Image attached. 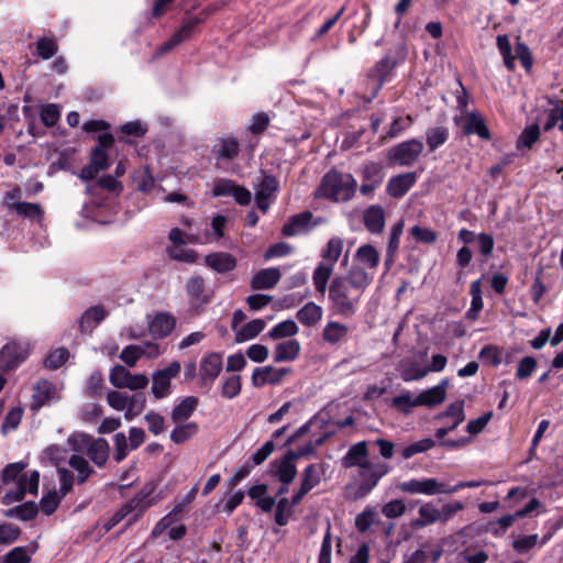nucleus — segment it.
<instances>
[{
	"instance_id": "obj_1",
	"label": "nucleus",
	"mask_w": 563,
	"mask_h": 563,
	"mask_svg": "<svg viewBox=\"0 0 563 563\" xmlns=\"http://www.w3.org/2000/svg\"><path fill=\"white\" fill-rule=\"evenodd\" d=\"M372 282L373 274L360 266H352L345 276L333 278L329 287V300L334 312L343 317L353 316Z\"/></svg>"
},
{
	"instance_id": "obj_2",
	"label": "nucleus",
	"mask_w": 563,
	"mask_h": 563,
	"mask_svg": "<svg viewBox=\"0 0 563 563\" xmlns=\"http://www.w3.org/2000/svg\"><path fill=\"white\" fill-rule=\"evenodd\" d=\"M27 463L14 462L8 464L1 475L5 488L2 498L3 505H11L21 501L26 494L37 495L40 473L37 471L24 472Z\"/></svg>"
},
{
	"instance_id": "obj_3",
	"label": "nucleus",
	"mask_w": 563,
	"mask_h": 563,
	"mask_svg": "<svg viewBox=\"0 0 563 563\" xmlns=\"http://www.w3.org/2000/svg\"><path fill=\"white\" fill-rule=\"evenodd\" d=\"M153 490L154 487L152 485H146L135 497L124 504L121 509L112 516L106 523V530L109 531L128 517L126 526L132 525L148 507L158 500L157 497H152Z\"/></svg>"
},
{
	"instance_id": "obj_4",
	"label": "nucleus",
	"mask_w": 563,
	"mask_h": 563,
	"mask_svg": "<svg viewBox=\"0 0 563 563\" xmlns=\"http://www.w3.org/2000/svg\"><path fill=\"white\" fill-rule=\"evenodd\" d=\"M356 180L350 174L329 172L322 179L320 195L334 201H346L355 192Z\"/></svg>"
},
{
	"instance_id": "obj_5",
	"label": "nucleus",
	"mask_w": 563,
	"mask_h": 563,
	"mask_svg": "<svg viewBox=\"0 0 563 563\" xmlns=\"http://www.w3.org/2000/svg\"><path fill=\"white\" fill-rule=\"evenodd\" d=\"M107 402L114 410L123 411L125 420L131 421L143 412L146 399L142 394L128 395L112 390L107 395Z\"/></svg>"
},
{
	"instance_id": "obj_6",
	"label": "nucleus",
	"mask_w": 563,
	"mask_h": 563,
	"mask_svg": "<svg viewBox=\"0 0 563 563\" xmlns=\"http://www.w3.org/2000/svg\"><path fill=\"white\" fill-rule=\"evenodd\" d=\"M399 488L412 495H451V485L434 477L412 478L401 483Z\"/></svg>"
},
{
	"instance_id": "obj_7",
	"label": "nucleus",
	"mask_w": 563,
	"mask_h": 563,
	"mask_svg": "<svg viewBox=\"0 0 563 563\" xmlns=\"http://www.w3.org/2000/svg\"><path fill=\"white\" fill-rule=\"evenodd\" d=\"M181 371L179 361H173L167 367L157 369L152 374V395L156 399L167 397L172 393V379L176 378Z\"/></svg>"
},
{
	"instance_id": "obj_8",
	"label": "nucleus",
	"mask_w": 563,
	"mask_h": 563,
	"mask_svg": "<svg viewBox=\"0 0 563 563\" xmlns=\"http://www.w3.org/2000/svg\"><path fill=\"white\" fill-rule=\"evenodd\" d=\"M423 147V143L416 139L402 142L389 150L388 159L399 166H410L421 155Z\"/></svg>"
},
{
	"instance_id": "obj_9",
	"label": "nucleus",
	"mask_w": 563,
	"mask_h": 563,
	"mask_svg": "<svg viewBox=\"0 0 563 563\" xmlns=\"http://www.w3.org/2000/svg\"><path fill=\"white\" fill-rule=\"evenodd\" d=\"M188 303L191 311L199 313L210 302L212 295L206 289L205 279L201 276H191L186 284Z\"/></svg>"
},
{
	"instance_id": "obj_10",
	"label": "nucleus",
	"mask_w": 563,
	"mask_h": 563,
	"mask_svg": "<svg viewBox=\"0 0 563 563\" xmlns=\"http://www.w3.org/2000/svg\"><path fill=\"white\" fill-rule=\"evenodd\" d=\"M110 382L117 388L140 390L147 386L148 378L145 374H132L124 366L117 365L111 369Z\"/></svg>"
},
{
	"instance_id": "obj_11",
	"label": "nucleus",
	"mask_w": 563,
	"mask_h": 563,
	"mask_svg": "<svg viewBox=\"0 0 563 563\" xmlns=\"http://www.w3.org/2000/svg\"><path fill=\"white\" fill-rule=\"evenodd\" d=\"M325 472L323 463L309 464L300 475V487L294 494V503L300 504L302 498L314 487H317L322 479Z\"/></svg>"
},
{
	"instance_id": "obj_12",
	"label": "nucleus",
	"mask_w": 563,
	"mask_h": 563,
	"mask_svg": "<svg viewBox=\"0 0 563 563\" xmlns=\"http://www.w3.org/2000/svg\"><path fill=\"white\" fill-rule=\"evenodd\" d=\"M389 472L386 463L369 461L363 467L358 468L361 484L358 489L362 495L369 493L379 482V479Z\"/></svg>"
},
{
	"instance_id": "obj_13",
	"label": "nucleus",
	"mask_w": 563,
	"mask_h": 563,
	"mask_svg": "<svg viewBox=\"0 0 563 563\" xmlns=\"http://www.w3.org/2000/svg\"><path fill=\"white\" fill-rule=\"evenodd\" d=\"M278 181L274 176L263 175L255 185V201L257 208L266 212L276 197Z\"/></svg>"
},
{
	"instance_id": "obj_14",
	"label": "nucleus",
	"mask_w": 563,
	"mask_h": 563,
	"mask_svg": "<svg viewBox=\"0 0 563 563\" xmlns=\"http://www.w3.org/2000/svg\"><path fill=\"white\" fill-rule=\"evenodd\" d=\"M60 390L62 387L47 379L38 380L33 387L32 407L38 409L42 406L58 400L60 398Z\"/></svg>"
},
{
	"instance_id": "obj_15",
	"label": "nucleus",
	"mask_w": 563,
	"mask_h": 563,
	"mask_svg": "<svg viewBox=\"0 0 563 563\" xmlns=\"http://www.w3.org/2000/svg\"><path fill=\"white\" fill-rule=\"evenodd\" d=\"M212 194L214 197L232 196L241 206H246L252 200V194L250 190L236 185L230 179H221L217 181L213 186Z\"/></svg>"
},
{
	"instance_id": "obj_16",
	"label": "nucleus",
	"mask_w": 563,
	"mask_h": 563,
	"mask_svg": "<svg viewBox=\"0 0 563 563\" xmlns=\"http://www.w3.org/2000/svg\"><path fill=\"white\" fill-rule=\"evenodd\" d=\"M271 475L280 484H291L297 476L296 461L286 453L283 457L271 463Z\"/></svg>"
},
{
	"instance_id": "obj_17",
	"label": "nucleus",
	"mask_w": 563,
	"mask_h": 563,
	"mask_svg": "<svg viewBox=\"0 0 563 563\" xmlns=\"http://www.w3.org/2000/svg\"><path fill=\"white\" fill-rule=\"evenodd\" d=\"M454 123L462 124L465 134H476L483 140H489L490 133L485 124L484 119L476 112L465 113L464 115L455 117Z\"/></svg>"
},
{
	"instance_id": "obj_18",
	"label": "nucleus",
	"mask_w": 563,
	"mask_h": 563,
	"mask_svg": "<svg viewBox=\"0 0 563 563\" xmlns=\"http://www.w3.org/2000/svg\"><path fill=\"white\" fill-rule=\"evenodd\" d=\"M29 350L25 345L12 342L5 344L0 351V369L8 371L15 368L27 356Z\"/></svg>"
},
{
	"instance_id": "obj_19",
	"label": "nucleus",
	"mask_w": 563,
	"mask_h": 563,
	"mask_svg": "<svg viewBox=\"0 0 563 563\" xmlns=\"http://www.w3.org/2000/svg\"><path fill=\"white\" fill-rule=\"evenodd\" d=\"M289 373H290V368H287V367H273V366L257 367L253 372L252 383L255 387H262L267 384L277 385Z\"/></svg>"
},
{
	"instance_id": "obj_20",
	"label": "nucleus",
	"mask_w": 563,
	"mask_h": 563,
	"mask_svg": "<svg viewBox=\"0 0 563 563\" xmlns=\"http://www.w3.org/2000/svg\"><path fill=\"white\" fill-rule=\"evenodd\" d=\"M355 264L353 266L363 267L366 272L374 275L380 262V253L372 244L361 245L354 254Z\"/></svg>"
},
{
	"instance_id": "obj_21",
	"label": "nucleus",
	"mask_w": 563,
	"mask_h": 563,
	"mask_svg": "<svg viewBox=\"0 0 563 563\" xmlns=\"http://www.w3.org/2000/svg\"><path fill=\"white\" fill-rule=\"evenodd\" d=\"M176 320L167 312H158L148 320V331L156 339L169 335L175 329Z\"/></svg>"
},
{
	"instance_id": "obj_22",
	"label": "nucleus",
	"mask_w": 563,
	"mask_h": 563,
	"mask_svg": "<svg viewBox=\"0 0 563 563\" xmlns=\"http://www.w3.org/2000/svg\"><path fill=\"white\" fill-rule=\"evenodd\" d=\"M418 175L415 172L404 173L391 177L387 184V192L394 198H401L417 183Z\"/></svg>"
},
{
	"instance_id": "obj_23",
	"label": "nucleus",
	"mask_w": 563,
	"mask_h": 563,
	"mask_svg": "<svg viewBox=\"0 0 563 563\" xmlns=\"http://www.w3.org/2000/svg\"><path fill=\"white\" fill-rule=\"evenodd\" d=\"M109 166V158L106 151L96 147L92 151L90 164L81 169L79 176L82 180H90L93 179L99 172L108 169Z\"/></svg>"
},
{
	"instance_id": "obj_24",
	"label": "nucleus",
	"mask_w": 563,
	"mask_h": 563,
	"mask_svg": "<svg viewBox=\"0 0 563 563\" xmlns=\"http://www.w3.org/2000/svg\"><path fill=\"white\" fill-rule=\"evenodd\" d=\"M369 462L368 460V451L367 444L365 441L357 442L353 444L344 455L342 460V465L345 468L351 467H363L365 464Z\"/></svg>"
},
{
	"instance_id": "obj_25",
	"label": "nucleus",
	"mask_w": 563,
	"mask_h": 563,
	"mask_svg": "<svg viewBox=\"0 0 563 563\" xmlns=\"http://www.w3.org/2000/svg\"><path fill=\"white\" fill-rule=\"evenodd\" d=\"M449 387V379H442L438 385L422 390L418 395V402L420 406L433 407L444 401L446 397V389Z\"/></svg>"
},
{
	"instance_id": "obj_26",
	"label": "nucleus",
	"mask_w": 563,
	"mask_h": 563,
	"mask_svg": "<svg viewBox=\"0 0 563 563\" xmlns=\"http://www.w3.org/2000/svg\"><path fill=\"white\" fill-rule=\"evenodd\" d=\"M222 369V356L219 353H209L200 362V377L203 382H213Z\"/></svg>"
},
{
	"instance_id": "obj_27",
	"label": "nucleus",
	"mask_w": 563,
	"mask_h": 563,
	"mask_svg": "<svg viewBox=\"0 0 563 563\" xmlns=\"http://www.w3.org/2000/svg\"><path fill=\"white\" fill-rule=\"evenodd\" d=\"M282 277L276 267L264 268L257 272L251 279V288L255 290L272 289Z\"/></svg>"
},
{
	"instance_id": "obj_28",
	"label": "nucleus",
	"mask_w": 563,
	"mask_h": 563,
	"mask_svg": "<svg viewBox=\"0 0 563 563\" xmlns=\"http://www.w3.org/2000/svg\"><path fill=\"white\" fill-rule=\"evenodd\" d=\"M205 263L208 267L220 274L231 272L236 266L235 257L225 252H214L207 255Z\"/></svg>"
},
{
	"instance_id": "obj_29",
	"label": "nucleus",
	"mask_w": 563,
	"mask_h": 563,
	"mask_svg": "<svg viewBox=\"0 0 563 563\" xmlns=\"http://www.w3.org/2000/svg\"><path fill=\"white\" fill-rule=\"evenodd\" d=\"M397 368L404 382L420 380L428 375L427 366L410 358L401 360Z\"/></svg>"
},
{
	"instance_id": "obj_30",
	"label": "nucleus",
	"mask_w": 563,
	"mask_h": 563,
	"mask_svg": "<svg viewBox=\"0 0 563 563\" xmlns=\"http://www.w3.org/2000/svg\"><path fill=\"white\" fill-rule=\"evenodd\" d=\"M349 332L350 329L346 324L328 321L322 331V339L331 345H339L346 340Z\"/></svg>"
},
{
	"instance_id": "obj_31",
	"label": "nucleus",
	"mask_w": 563,
	"mask_h": 563,
	"mask_svg": "<svg viewBox=\"0 0 563 563\" xmlns=\"http://www.w3.org/2000/svg\"><path fill=\"white\" fill-rule=\"evenodd\" d=\"M397 59L390 56H385L376 65L374 70L377 73L380 84L385 80L389 71L397 65L398 62H402L407 55V47L404 43L399 44L396 48Z\"/></svg>"
},
{
	"instance_id": "obj_32",
	"label": "nucleus",
	"mask_w": 563,
	"mask_h": 563,
	"mask_svg": "<svg viewBox=\"0 0 563 563\" xmlns=\"http://www.w3.org/2000/svg\"><path fill=\"white\" fill-rule=\"evenodd\" d=\"M365 228L372 233H380L385 227V212L380 206L374 205L364 211Z\"/></svg>"
},
{
	"instance_id": "obj_33",
	"label": "nucleus",
	"mask_w": 563,
	"mask_h": 563,
	"mask_svg": "<svg viewBox=\"0 0 563 563\" xmlns=\"http://www.w3.org/2000/svg\"><path fill=\"white\" fill-rule=\"evenodd\" d=\"M300 344L297 340L290 339L278 343L275 346L273 360L274 362H290L298 357Z\"/></svg>"
},
{
	"instance_id": "obj_34",
	"label": "nucleus",
	"mask_w": 563,
	"mask_h": 563,
	"mask_svg": "<svg viewBox=\"0 0 563 563\" xmlns=\"http://www.w3.org/2000/svg\"><path fill=\"white\" fill-rule=\"evenodd\" d=\"M108 312L102 306H93L86 310L80 318L79 327L82 332H91L102 320L106 319Z\"/></svg>"
},
{
	"instance_id": "obj_35",
	"label": "nucleus",
	"mask_w": 563,
	"mask_h": 563,
	"mask_svg": "<svg viewBox=\"0 0 563 563\" xmlns=\"http://www.w3.org/2000/svg\"><path fill=\"white\" fill-rule=\"evenodd\" d=\"M239 143L232 136L221 137L213 145V153L218 159H233L239 154Z\"/></svg>"
},
{
	"instance_id": "obj_36",
	"label": "nucleus",
	"mask_w": 563,
	"mask_h": 563,
	"mask_svg": "<svg viewBox=\"0 0 563 563\" xmlns=\"http://www.w3.org/2000/svg\"><path fill=\"white\" fill-rule=\"evenodd\" d=\"M109 443L106 439L99 438L91 440L86 453L89 459L98 466H102L109 456Z\"/></svg>"
},
{
	"instance_id": "obj_37",
	"label": "nucleus",
	"mask_w": 563,
	"mask_h": 563,
	"mask_svg": "<svg viewBox=\"0 0 563 563\" xmlns=\"http://www.w3.org/2000/svg\"><path fill=\"white\" fill-rule=\"evenodd\" d=\"M198 398L188 396L181 399L172 411V420L175 423L187 420L196 410L198 406Z\"/></svg>"
},
{
	"instance_id": "obj_38",
	"label": "nucleus",
	"mask_w": 563,
	"mask_h": 563,
	"mask_svg": "<svg viewBox=\"0 0 563 563\" xmlns=\"http://www.w3.org/2000/svg\"><path fill=\"white\" fill-rule=\"evenodd\" d=\"M322 316H323L322 308L312 301L306 303L297 312L298 321L306 327L316 325L322 319Z\"/></svg>"
},
{
	"instance_id": "obj_39",
	"label": "nucleus",
	"mask_w": 563,
	"mask_h": 563,
	"mask_svg": "<svg viewBox=\"0 0 563 563\" xmlns=\"http://www.w3.org/2000/svg\"><path fill=\"white\" fill-rule=\"evenodd\" d=\"M334 271V267L332 263H325L321 262L316 267L313 275H312V282L314 285L316 290L324 295L328 288V283L330 277L332 276Z\"/></svg>"
},
{
	"instance_id": "obj_40",
	"label": "nucleus",
	"mask_w": 563,
	"mask_h": 563,
	"mask_svg": "<svg viewBox=\"0 0 563 563\" xmlns=\"http://www.w3.org/2000/svg\"><path fill=\"white\" fill-rule=\"evenodd\" d=\"M198 23L199 19L197 18L187 20L183 26L170 37V40L162 46V51L167 52L190 37Z\"/></svg>"
},
{
	"instance_id": "obj_41",
	"label": "nucleus",
	"mask_w": 563,
	"mask_h": 563,
	"mask_svg": "<svg viewBox=\"0 0 563 563\" xmlns=\"http://www.w3.org/2000/svg\"><path fill=\"white\" fill-rule=\"evenodd\" d=\"M419 517L413 521V526L417 528H423L431 526L440 521L439 508L432 503L422 505L418 510Z\"/></svg>"
},
{
	"instance_id": "obj_42",
	"label": "nucleus",
	"mask_w": 563,
	"mask_h": 563,
	"mask_svg": "<svg viewBox=\"0 0 563 563\" xmlns=\"http://www.w3.org/2000/svg\"><path fill=\"white\" fill-rule=\"evenodd\" d=\"M69 450L57 444L47 446L42 454L43 461L54 464L57 468L62 463L69 459Z\"/></svg>"
},
{
	"instance_id": "obj_43",
	"label": "nucleus",
	"mask_w": 563,
	"mask_h": 563,
	"mask_svg": "<svg viewBox=\"0 0 563 563\" xmlns=\"http://www.w3.org/2000/svg\"><path fill=\"white\" fill-rule=\"evenodd\" d=\"M310 213L296 214L283 227V234L294 236L305 231L310 221Z\"/></svg>"
},
{
	"instance_id": "obj_44",
	"label": "nucleus",
	"mask_w": 563,
	"mask_h": 563,
	"mask_svg": "<svg viewBox=\"0 0 563 563\" xmlns=\"http://www.w3.org/2000/svg\"><path fill=\"white\" fill-rule=\"evenodd\" d=\"M186 506L187 504H184L183 499L177 505H175L174 509L156 523L152 530V538L161 537L166 531V529L174 523V516L181 514Z\"/></svg>"
},
{
	"instance_id": "obj_45",
	"label": "nucleus",
	"mask_w": 563,
	"mask_h": 563,
	"mask_svg": "<svg viewBox=\"0 0 563 563\" xmlns=\"http://www.w3.org/2000/svg\"><path fill=\"white\" fill-rule=\"evenodd\" d=\"M276 505L275 521L278 526H285L288 523L289 518L292 515V508L298 504L294 503V496L291 499L286 497L280 498Z\"/></svg>"
},
{
	"instance_id": "obj_46",
	"label": "nucleus",
	"mask_w": 563,
	"mask_h": 563,
	"mask_svg": "<svg viewBox=\"0 0 563 563\" xmlns=\"http://www.w3.org/2000/svg\"><path fill=\"white\" fill-rule=\"evenodd\" d=\"M427 144L431 152L443 145L449 139V130L445 126L428 129L426 133Z\"/></svg>"
},
{
	"instance_id": "obj_47",
	"label": "nucleus",
	"mask_w": 563,
	"mask_h": 563,
	"mask_svg": "<svg viewBox=\"0 0 563 563\" xmlns=\"http://www.w3.org/2000/svg\"><path fill=\"white\" fill-rule=\"evenodd\" d=\"M265 325L266 322L263 319H254L236 330V340L240 342L251 340L261 333Z\"/></svg>"
},
{
	"instance_id": "obj_48",
	"label": "nucleus",
	"mask_w": 563,
	"mask_h": 563,
	"mask_svg": "<svg viewBox=\"0 0 563 563\" xmlns=\"http://www.w3.org/2000/svg\"><path fill=\"white\" fill-rule=\"evenodd\" d=\"M342 250L343 240L338 236L331 238L328 241L325 249L321 253V256L323 258L322 262L332 263V265L334 266V264L338 262L342 254Z\"/></svg>"
},
{
	"instance_id": "obj_49",
	"label": "nucleus",
	"mask_w": 563,
	"mask_h": 563,
	"mask_svg": "<svg viewBox=\"0 0 563 563\" xmlns=\"http://www.w3.org/2000/svg\"><path fill=\"white\" fill-rule=\"evenodd\" d=\"M404 230V221H399L390 229L389 241L387 245L386 265H390L394 255L397 252L400 243V236Z\"/></svg>"
},
{
	"instance_id": "obj_50",
	"label": "nucleus",
	"mask_w": 563,
	"mask_h": 563,
	"mask_svg": "<svg viewBox=\"0 0 563 563\" xmlns=\"http://www.w3.org/2000/svg\"><path fill=\"white\" fill-rule=\"evenodd\" d=\"M68 463L78 473L77 479L80 484L85 483L92 473L88 461L79 454H71Z\"/></svg>"
},
{
	"instance_id": "obj_51",
	"label": "nucleus",
	"mask_w": 563,
	"mask_h": 563,
	"mask_svg": "<svg viewBox=\"0 0 563 563\" xmlns=\"http://www.w3.org/2000/svg\"><path fill=\"white\" fill-rule=\"evenodd\" d=\"M418 401V396H413L407 390L394 397L391 406L404 413H409L412 408L420 406Z\"/></svg>"
},
{
	"instance_id": "obj_52",
	"label": "nucleus",
	"mask_w": 563,
	"mask_h": 563,
	"mask_svg": "<svg viewBox=\"0 0 563 563\" xmlns=\"http://www.w3.org/2000/svg\"><path fill=\"white\" fill-rule=\"evenodd\" d=\"M198 431L196 422H187L178 424L170 433V439L174 443L180 444L192 438Z\"/></svg>"
},
{
	"instance_id": "obj_53",
	"label": "nucleus",
	"mask_w": 563,
	"mask_h": 563,
	"mask_svg": "<svg viewBox=\"0 0 563 563\" xmlns=\"http://www.w3.org/2000/svg\"><path fill=\"white\" fill-rule=\"evenodd\" d=\"M244 496L245 494L241 489L230 492L224 495V497L216 505V507L221 508L222 511L230 515L236 509L239 505L242 504Z\"/></svg>"
},
{
	"instance_id": "obj_54",
	"label": "nucleus",
	"mask_w": 563,
	"mask_h": 563,
	"mask_svg": "<svg viewBox=\"0 0 563 563\" xmlns=\"http://www.w3.org/2000/svg\"><path fill=\"white\" fill-rule=\"evenodd\" d=\"M298 331L299 329L295 321L285 320L272 328L268 332V335L272 339L277 340L282 338L294 336L298 333Z\"/></svg>"
},
{
	"instance_id": "obj_55",
	"label": "nucleus",
	"mask_w": 563,
	"mask_h": 563,
	"mask_svg": "<svg viewBox=\"0 0 563 563\" xmlns=\"http://www.w3.org/2000/svg\"><path fill=\"white\" fill-rule=\"evenodd\" d=\"M92 438L80 432H75L67 439V445L69 452L73 454L86 453Z\"/></svg>"
},
{
	"instance_id": "obj_56",
	"label": "nucleus",
	"mask_w": 563,
	"mask_h": 563,
	"mask_svg": "<svg viewBox=\"0 0 563 563\" xmlns=\"http://www.w3.org/2000/svg\"><path fill=\"white\" fill-rule=\"evenodd\" d=\"M497 47L503 56L505 66L512 70L515 68V56L511 53V45L509 37L506 34H500L496 38Z\"/></svg>"
},
{
	"instance_id": "obj_57",
	"label": "nucleus",
	"mask_w": 563,
	"mask_h": 563,
	"mask_svg": "<svg viewBox=\"0 0 563 563\" xmlns=\"http://www.w3.org/2000/svg\"><path fill=\"white\" fill-rule=\"evenodd\" d=\"M434 445H435V442L432 439L426 438V439L419 440L408 446H405L404 449H401L400 454H401L402 459L408 460L416 454L429 451Z\"/></svg>"
},
{
	"instance_id": "obj_58",
	"label": "nucleus",
	"mask_w": 563,
	"mask_h": 563,
	"mask_svg": "<svg viewBox=\"0 0 563 563\" xmlns=\"http://www.w3.org/2000/svg\"><path fill=\"white\" fill-rule=\"evenodd\" d=\"M362 176L364 181H373L374 185H380L384 179L383 167L379 163H366L363 166Z\"/></svg>"
},
{
	"instance_id": "obj_59",
	"label": "nucleus",
	"mask_w": 563,
	"mask_h": 563,
	"mask_svg": "<svg viewBox=\"0 0 563 563\" xmlns=\"http://www.w3.org/2000/svg\"><path fill=\"white\" fill-rule=\"evenodd\" d=\"M540 129L538 124H531L527 126L520 134L517 147L518 148H530L539 139Z\"/></svg>"
},
{
	"instance_id": "obj_60",
	"label": "nucleus",
	"mask_w": 563,
	"mask_h": 563,
	"mask_svg": "<svg viewBox=\"0 0 563 563\" xmlns=\"http://www.w3.org/2000/svg\"><path fill=\"white\" fill-rule=\"evenodd\" d=\"M64 496L65 495H62L60 492H49L47 495L43 496V498L40 501L41 510L47 516L52 515L57 509Z\"/></svg>"
},
{
	"instance_id": "obj_61",
	"label": "nucleus",
	"mask_w": 563,
	"mask_h": 563,
	"mask_svg": "<svg viewBox=\"0 0 563 563\" xmlns=\"http://www.w3.org/2000/svg\"><path fill=\"white\" fill-rule=\"evenodd\" d=\"M58 52L57 43L48 37L38 38L36 42V53L43 59H49Z\"/></svg>"
},
{
	"instance_id": "obj_62",
	"label": "nucleus",
	"mask_w": 563,
	"mask_h": 563,
	"mask_svg": "<svg viewBox=\"0 0 563 563\" xmlns=\"http://www.w3.org/2000/svg\"><path fill=\"white\" fill-rule=\"evenodd\" d=\"M377 512L373 507L367 506L355 518V527L358 531L364 532L375 522Z\"/></svg>"
},
{
	"instance_id": "obj_63",
	"label": "nucleus",
	"mask_w": 563,
	"mask_h": 563,
	"mask_svg": "<svg viewBox=\"0 0 563 563\" xmlns=\"http://www.w3.org/2000/svg\"><path fill=\"white\" fill-rule=\"evenodd\" d=\"M69 357V352L68 350L64 349V347H59V349H56L54 351H52L47 357L45 358V366L47 368H51V369H57L59 368L63 364L66 363V361L68 360Z\"/></svg>"
},
{
	"instance_id": "obj_64",
	"label": "nucleus",
	"mask_w": 563,
	"mask_h": 563,
	"mask_svg": "<svg viewBox=\"0 0 563 563\" xmlns=\"http://www.w3.org/2000/svg\"><path fill=\"white\" fill-rule=\"evenodd\" d=\"M168 255L173 260L185 263H195L197 260V253L191 249H185L184 245L169 247Z\"/></svg>"
}]
</instances>
